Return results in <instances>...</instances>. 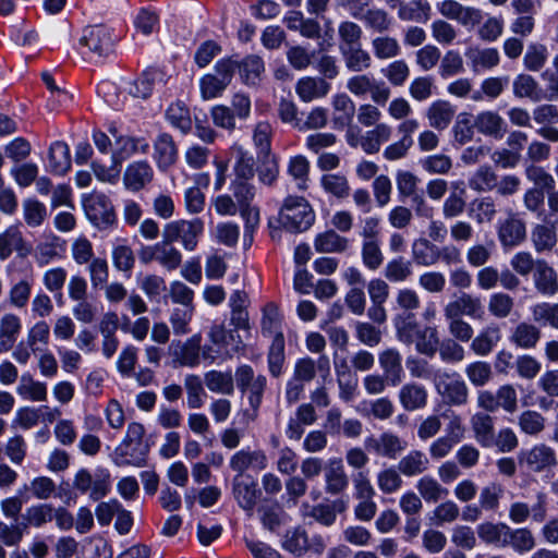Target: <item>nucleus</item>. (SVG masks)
<instances>
[{
  "mask_svg": "<svg viewBox=\"0 0 558 558\" xmlns=\"http://www.w3.org/2000/svg\"><path fill=\"white\" fill-rule=\"evenodd\" d=\"M363 36L362 27L353 21H341L338 25V49L343 50L349 47L361 45Z\"/></svg>",
  "mask_w": 558,
  "mask_h": 558,
  "instance_id": "55",
  "label": "nucleus"
},
{
  "mask_svg": "<svg viewBox=\"0 0 558 558\" xmlns=\"http://www.w3.org/2000/svg\"><path fill=\"white\" fill-rule=\"evenodd\" d=\"M178 156L177 146L169 134H160L155 142V159L159 168L172 166Z\"/></svg>",
  "mask_w": 558,
  "mask_h": 558,
  "instance_id": "48",
  "label": "nucleus"
},
{
  "mask_svg": "<svg viewBox=\"0 0 558 558\" xmlns=\"http://www.w3.org/2000/svg\"><path fill=\"white\" fill-rule=\"evenodd\" d=\"M73 487L82 494L89 493L90 499L97 501L107 495L109 481L105 477L93 478L88 470L81 469L74 476Z\"/></svg>",
  "mask_w": 558,
  "mask_h": 558,
  "instance_id": "18",
  "label": "nucleus"
},
{
  "mask_svg": "<svg viewBox=\"0 0 558 558\" xmlns=\"http://www.w3.org/2000/svg\"><path fill=\"white\" fill-rule=\"evenodd\" d=\"M325 482L326 492L331 495H338L348 487L349 480L341 459L329 461L325 471Z\"/></svg>",
  "mask_w": 558,
  "mask_h": 558,
  "instance_id": "34",
  "label": "nucleus"
},
{
  "mask_svg": "<svg viewBox=\"0 0 558 558\" xmlns=\"http://www.w3.org/2000/svg\"><path fill=\"white\" fill-rule=\"evenodd\" d=\"M433 384L447 404L462 407L468 403L469 387L458 373L438 369L434 373Z\"/></svg>",
  "mask_w": 558,
  "mask_h": 558,
  "instance_id": "5",
  "label": "nucleus"
},
{
  "mask_svg": "<svg viewBox=\"0 0 558 558\" xmlns=\"http://www.w3.org/2000/svg\"><path fill=\"white\" fill-rule=\"evenodd\" d=\"M315 221V214L304 197L288 196L279 213V222L289 232H304Z\"/></svg>",
  "mask_w": 558,
  "mask_h": 558,
  "instance_id": "4",
  "label": "nucleus"
},
{
  "mask_svg": "<svg viewBox=\"0 0 558 558\" xmlns=\"http://www.w3.org/2000/svg\"><path fill=\"white\" fill-rule=\"evenodd\" d=\"M454 114L456 107L444 99L433 101L425 111L429 126L437 131L446 130L451 124Z\"/></svg>",
  "mask_w": 558,
  "mask_h": 558,
  "instance_id": "23",
  "label": "nucleus"
},
{
  "mask_svg": "<svg viewBox=\"0 0 558 558\" xmlns=\"http://www.w3.org/2000/svg\"><path fill=\"white\" fill-rule=\"evenodd\" d=\"M184 387L186 390V403L190 409L196 410L204 405L206 397L203 381L198 375L190 374L184 378Z\"/></svg>",
  "mask_w": 558,
  "mask_h": 558,
  "instance_id": "61",
  "label": "nucleus"
},
{
  "mask_svg": "<svg viewBox=\"0 0 558 558\" xmlns=\"http://www.w3.org/2000/svg\"><path fill=\"white\" fill-rule=\"evenodd\" d=\"M536 546L533 532L527 527L513 529L509 525L505 548L510 547L518 555L532 551Z\"/></svg>",
  "mask_w": 558,
  "mask_h": 558,
  "instance_id": "33",
  "label": "nucleus"
},
{
  "mask_svg": "<svg viewBox=\"0 0 558 558\" xmlns=\"http://www.w3.org/2000/svg\"><path fill=\"white\" fill-rule=\"evenodd\" d=\"M439 13L454 20L464 27L478 26L477 36L486 43L496 41L504 32V20L501 17L490 16L483 23V12L474 7H464L456 0H444L437 3Z\"/></svg>",
  "mask_w": 558,
  "mask_h": 558,
  "instance_id": "1",
  "label": "nucleus"
},
{
  "mask_svg": "<svg viewBox=\"0 0 558 558\" xmlns=\"http://www.w3.org/2000/svg\"><path fill=\"white\" fill-rule=\"evenodd\" d=\"M22 324L17 315L7 313L0 318V352H8L17 340Z\"/></svg>",
  "mask_w": 558,
  "mask_h": 558,
  "instance_id": "37",
  "label": "nucleus"
},
{
  "mask_svg": "<svg viewBox=\"0 0 558 558\" xmlns=\"http://www.w3.org/2000/svg\"><path fill=\"white\" fill-rule=\"evenodd\" d=\"M365 447L379 457L396 459L407 448V442L391 432L381 433L378 437H368Z\"/></svg>",
  "mask_w": 558,
  "mask_h": 558,
  "instance_id": "14",
  "label": "nucleus"
},
{
  "mask_svg": "<svg viewBox=\"0 0 558 558\" xmlns=\"http://www.w3.org/2000/svg\"><path fill=\"white\" fill-rule=\"evenodd\" d=\"M268 465L266 453L260 450H251L250 448L241 449L234 452L230 460L229 466L236 473V476H242L246 471L260 472Z\"/></svg>",
  "mask_w": 558,
  "mask_h": 558,
  "instance_id": "12",
  "label": "nucleus"
},
{
  "mask_svg": "<svg viewBox=\"0 0 558 558\" xmlns=\"http://www.w3.org/2000/svg\"><path fill=\"white\" fill-rule=\"evenodd\" d=\"M231 155L234 157L233 171L235 174L234 180H251L255 174V160L254 157L245 150L241 145H233Z\"/></svg>",
  "mask_w": 558,
  "mask_h": 558,
  "instance_id": "46",
  "label": "nucleus"
},
{
  "mask_svg": "<svg viewBox=\"0 0 558 558\" xmlns=\"http://www.w3.org/2000/svg\"><path fill=\"white\" fill-rule=\"evenodd\" d=\"M437 248L438 245L430 240L420 238L412 243V258L418 266H434L437 264Z\"/></svg>",
  "mask_w": 558,
  "mask_h": 558,
  "instance_id": "49",
  "label": "nucleus"
},
{
  "mask_svg": "<svg viewBox=\"0 0 558 558\" xmlns=\"http://www.w3.org/2000/svg\"><path fill=\"white\" fill-rule=\"evenodd\" d=\"M154 170L147 161L130 163L123 175V183L128 190L137 192L151 182Z\"/></svg>",
  "mask_w": 558,
  "mask_h": 558,
  "instance_id": "25",
  "label": "nucleus"
},
{
  "mask_svg": "<svg viewBox=\"0 0 558 558\" xmlns=\"http://www.w3.org/2000/svg\"><path fill=\"white\" fill-rule=\"evenodd\" d=\"M399 402L405 411H416L427 405V389L417 383L404 384L398 393Z\"/></svg>",
  "mask_w": 558,
  "mask_h": 558,
  "instance_id": "27",
  "label": "nucleus"
},
{
  "mask_svg": "<svg viewBox=\"0 0 558 558\" xmlns=\"http://www.w3.org/2000/svg\"><path fill=\"white\" fill-rule=\"evenodd\" d=\"M345 88L349 93L359 98L371 96L374 104L385 105L391 95L389 86L381 80L371 74L357 73L347 81Z\"/></svg>",
  "mask_w": 558,
  "mask_h": 558,
  "instance_id": "6",
  "label": "nucleus"
},
{
  "mask_svg": "<svg viewBox=\"0 0 558 558\" xmlns=\"http://www.w3.org/2000/svg\"><path fill=\"white\" fill-rule=\"evenodd\" d=\"M541 336L539 327L532 323L521 322L514 327L510 341L521 349L530 350L537 345Z\"/></svg>",
  "mask_w": 558,
  "mask_h": 558,
  "instance_id": "39",
  "label": "nucleus"
},
{
  "mask_svg": "<svg viewBox=\"0 0 558 558\" xmlns=\"http://www.w3.org/2000/svg\"><path fill=\"white\" fill-rule=\"evenodd\" d=\"M497 174L490 166H481L469 178V187L475 192H489L497 186Z\"/></svg>",
  "mask_w": 558,
  "mask_h": 558,
  "instance_id": "53",
  "label": "nucleus"
},
{
  "mask_svg": "<svg viewBox=\"0 0 558 558\" xmlns=\"http://www.w3.org/2000/svg\"><path fill=\"white\" fill-rule=\"evenodd\" d=\"M349 247V240L335 230H326L314 239V248L317 253H343Z\"/></svg>",
  "mask_w": 558,
  "mask_h": 558,
  "instance_id": "42",
  "label": "nucleus"
},
{
  "mask_svg": "<svg viewBox=\"0 0 558 558\" xmlns=\"http://www.w3.org/2000/svg\"><path fill=\"white\" fill-rule=\"evenodd\" d=\"M157 263L168 271H173L182 265V253L173 245L168 236L157 242Z\"/></svg>",
  "mask_w": 558,
  "mask_h": 558,
  "instance_id": "43",
  "label": "nucleus"
},
{
  "mask_svg": "<svg viewBox=\"0 0 558 558\" xmlns=\"http://www.w3.org/2000/svg\"><path fill=\"white\" fill-rule=\"evenodd\" d=\"M533 283L535 290L542 295L554 296L558 293V274L544 259H537Z\"/></svg>",
  "mask_w": 558,
  "mask_h": 558,
  "instance_id": "22",
  "label": "nucleus"
},
{
  "mask_svg": "<svg viewBox=\"0 0 558 558\" xmlns=\"http://www.w3.org/2000/svg\"><path fill=\"white\" fill-rule=\"evenodd\" d=\"M465 57L474 71L490 70L500 62L499 51L496 48H469Z\"/></svg>",
  "mask_w": 558,
  "mask_h": 558,
  "instance_id": "41",
  "label": "nucleus"
},
{
  "mask_svg": "<svg viewBox=\"0 0 558 558\" xmlns=\"http://www.w3.org/2000/svg\"><path fill=\"white\" fill-rule=\"evenodd\" d=\"M378 363L383 374L389 378L390 386L395 387L402 383L404 371L402 355L396 348H387L378 354Z\"/></svg>",
  "mask_w": 558,
  "mask_h": 558,
  "instance_id": "21",
  "label": "nucleus"
},
{
  "mask_svg": "<svg viewBox=\"0 0 558 558\" xmlns=\"http://www.w3.org/2000/svg\"><path fill=\"white\" fill-rule=\"evenodd\" d=\"M397 339L403 344L415 343V350L433 357L439 343L438 330L434 326L420 327L414 313H399L393 317Z\"/></svg>",
  "mask_w": 558,
  "mask_h": 558,
  "instance_id": "2",
  "label": "nucleus"
},
{
  "mask_svg": "<svg viewBox=\"0 0 558 558\" xmlns=\"http://www.w3.org/2000/svg\"><path fill=\"white\" fill-rule=\"evenodd\" d=\"M348 71L361 73L372 66V57L362 44L339 51Z\"/></svg>",
  "mask_w": 558,
  "mask_h": 558,
  "instance_id": "40",
  "label": "nucleus"
},
{
  "mask_svg": "<svg viewBox=\"0 0 558 558\" xmlns=\"http://www.w3.org/2000/svg\"><path fill=\"white\" fill-rule=\"evenodd\" d=\"M16 392L23 399L31 401H45L47 399V386L36 381L29 374H23L16 387Z\"/></svg>",
  "mask_w": 558,
  "mask_h": 558,
  "instance_id": "51",
  "label": "nucleus"
},
{
  "mask_svg": "<svg viewBox=\"0 0 558 558\" xmlns=\"http://www.w3.org/2000/svg\"><path fill=\"white\" fill-rule=\"evenodd\" d=\"M240 75L245 84L255 85L265 71L264 61L258 56H247L240 63L236 62Z\"/></svg>",
  "mask_w": 558,
  "mask_h": 558,
  "instance_id": "56",
  "label": "nucleus"
},
{
  "mask_svg": "<svg viewBox=\"0 0 558 558\" xmlns=\"http://www.w3.org/2000/svg\"><path fill=\"white\" fill-rule=\"evenodd\" d=\"M84 209L88 220L99 230H108L117 225L113 205L102 193H93L84 198Z\"/></svg>",
  "mask_w": 558,
  "mask_h": 558,
  "instance_id": "8",
  "label": "nucleus"
},
{
  "mask_svg": "<svg viewBox=\"0 0 558 558\" xmlns=\"http://www.w3.org/2000/svg\"><path fill=\"white\" fill-rule=\"evenodd\" d=\"M497 235L504 247H515L526 239L525 221L512 213L499 222Z\"/></svg>",
  "mask_w": 558,
  "mask_h": 558,
  "instance_id": "13",
  "label": "nucleus"
},
{
  "mask_svg": "<svg viewBox=\"0 0 558 558\" xmlns=\"http://www.w3.org/2000/svg\"><path fill=\"white\" fill-rule=\"evenodd\" d=\"M474 128L480 134L495 140H501L507 133L506 121L493 110L478 112L474 118Z\"/></svg>",
  "mask_w": 558,
  "mask_h": 558,
  "instance_id": "17",
  "label": "nucleus"
},
{
  "mask_svg": "<svg viewBox=\"0 0 558 558\" xmlns=\"http://www.w3.org/2000/svg\"><path fill=\"white\" fill-rule=\"evenodd\" d=\"M330 90V84L322 77H302L295 86L298 96L305 102L325 97Z\"/></svg>",
  "mask_w": 558,
  "mask_h": 558,
  "instance_id": "30",
  "label": "nucleus"
},
{
  "mask_svg": "<svg viewBox=\"0 0 558 558\" xmlns=\"http://www.w3.org/2000/svg\"><path fill=\"white\" fill-rule=\"evenodd\" d=\"M384 276L390 282H404L413 276L412 262L402 256L392 258L386 264Z\"/></svg>",
  "mask_w": 558,
  "mask_h": 558,
  "instance_id": "52",
  "label": "nucleus"
},
{
  "mask_svg": "<svg viewBox=\"0 0 558 558\" xmlns=\"http://www.w3.org/2000/svg\"><path fill=\"white\" fill-rule=\"evenodd\" d=\"M397 466L402 475L414 477L428 470L429 459L423 451L414 449L402 457Z\"/></svg>",
  "mask_w": 558,
  "mask_h": 558,
  "instance_id": "38",
  "label": "nucleus"
},
{
  "mask_svg": "<svg viewBox=\"0 0 558 558\" xmlns=\"http://www.w3.org/2000/svg\"><path fill=\"white\" fill-rule=\"evenodd\" d=\"M236 66L235 60H219L215 65V73L206 74L201 80L202 97L204 99H213L220 96L231 83Z\"/></svg>",
  "mask_w": 558,
  "mask_h": 558,
  "instance_id": "7",
  "label": "nucleus"
},
{
  "mask_svg": "<svg viewBox=\"0 0 558 558\" xmlns=\"http://www.w3.org/2000/svg\"><path fill=\"white\" fill-rule=\"evenodd\" d=\"M330 361L326 354H320L317 361L306 356L295 362L292 376L304 383H310L318 373L325 380L330 376Z\"/></svg>",
  "mask_w": 558,
  "mask_h": 558,
  "instance_id": "15",
  "label": "nucleus"
},
{
  "mask_svg": "<svg viewBox=\"0 0 558 558\" xmlns=\"http://www.w3.org/2000/svg\"><path fill=\"white\" fill-rule=\"evenodd\" d=\"M509 525L505 522L486 521L477 525L476 533L486 545L505 548Z\"/></svg>",
  "mask_w": 558,
  "mask_h": 558,
  "instance_id": "32",
  "label": "nucleus"
},
{
  "mask_svg": "<svg viewBox=\"0 0 558 558\" xmlns=\"http://www.w3.org/2000/svg\"><path fill=\"white\" fill-rule=\"evenodd\" d=\"M475 441L482 448H493L495 442V418L485 412H476L470 418Z\"/></svg>",
  "mask_w": 558,
  "mask_h": 558,
  "instance_id": "19",
  "label": "nucleus"
},
{
  "mask_svg": "<svg viewBox=\"0 0 558 558\" xmlns=\"http://www.w3.org/2000/svg\"><path fill=\"white\" fill-rule=\"evenodd\" d=\"M331 106L333 129L343 130L345 126H350L355 112L353 100L347 94H337L332 97Z\"/></svg>",
  "mask_w": 558,
  "mask_h": 558,
  "instance_id": "28",
  "label": "nucleus"
},
{
  "mask_svg": "<svg viewBox=\"0 0 558 558\" xmlns=\"http://www.w3.org/2000/svg\"><path fill=\"white\" fill-rule=\"evenodd\" d=\"M116 41L117 37L112 29L104 24L86 26L80 38V45L98 58L112 53Z\"/></svg>",
  "mask_w": 558,
  "mask_h": 558,
  "instance_id": "10",
  "label": "nucleus"
},
{
  "mask_svg": "<svg viewBox=\"0 0 558 558\" xmlns=\"http://www.w3.org/2000/svg\"><path fill=\"white\" fill-rule=\"evenodd\" d=\"M518 426L523 434L536 437L544 432L546 418L535 410H525L518 416Z\"/></svg>",
  "mask_w": 558,
  "mask_h": 558,
  "instance_id": "54",
  "label": "nucleus"
},
{
  "mask_svg": "<svg viewBox=\"0 0 558 558\" xmlns=\"http://www.w3.org/2000/svg\"><path fill=\"white\" fill-rule=\"evenodd\" d=\"M149 144L145 138L132 136H118L112 153V163H121L135 154L148 151Z\"/></svg>",
  "mask_w": 558,
  "mask_h": 558,
  "instance_id": "26",
  "label": "nucleus"
},
{
  "mask_svg": "<svg viewBox=\"0 0 558 558\" xmlns=\"http://www.w3.org/2000/svg\"><path fill=\"white\" fill-rule=\"evenodd\" d=\"M512 92L517 98H529L532 101H541L544 95L537 81L525 73L517 75L512 82Z\"/></svg>",
  "mask_w": 558,
  "mask_h": 558,
  "instance_id": "47",
  "label": "nucleus"
},
{
  "mask_svg": "<svg viewBox=\"0 0 558 558\" xmlns=\"http://www.w3.org/2000/svg\"><path fill=\"white\" fill-rule=\"evenodd\" d=\"M281 545L283 549L295 556H302L310 548L307 534L301 527L287 531Z\"/></svg>",
  "mask_w": 558,
  "mask_h": 558,
  "instance_id": "63",
  "label": "nucleus"
},
{
  "mask_svg": "<svg viewBox=\"0 0 558 558\" xmlns=\"http://www.w3.org/2000/svg\"><path fill=\"white\" fill-rule=\"evenodd\" d=\"M48 168L54 174H64L71 168L69 146L61 141L51 144L48 151Z\"/></svg>",
  "mask_w": 558,
  "mask_h": 558,
  "instance_id": "45",
  "label": "nucleus"
},
{
  "mask_svg": "<svg viewBox=\"0 0 558 558\" xmlns=\"http://www.w3.org/2000/svg\"><path fill=\"white\" fill-rule=\"evenodd\" d=\"M416 489L426 502L435 504L448 495V489L429 475H425L417 481Z\"/></svg>",
  "mask_w": 558,
  "mask_h": 558,
  "instance_id": "59",
  "label": "nucleus"
},
{
  "mask_svg": "<svg viewBox=\"0 0 558 558\" xmlns=\"http://www.w3.org/2000/svg\"><path fill=\"white\" fill-rule=\"evenodd\" d=\"M204 232V222L199 218L192 220H175L165 225L162 236H168L173 243L180 241L184 250L194 251L198 238Z\"/></svg>",
  "mask_w": 558,
  "mask_h": 558,
  "instance_id": "9",
  "label": "nucleus"
},
{
  "mask_svg": "<svg viewBox=\"0 0 558 558\" xmlns=\"http://www.w3.org/2000/svg\"><path fill=\"white\" fill-rule=\"evenodd\" d=\"M531 241L536 253L550 252L557 244L555 225L536 223L531 230Z\"/></svg>",
  "mask_w": 558,
  "mask_h": 558,
  "instance_id": "36",
  "label": "nucleus"
},
{
  "mask_svg": "<svg viewBox=\"0 0 558 558\" xmlns=\"http://www.w3.org/2000/svg\"><path fill=\"white\" fill-rule=\"evenodd\" d=\"M351 15L360 19L367 29L379 34L388 32L393 24L389 13L380 8H371L364 12H362V9L354 10L351 11Z\"/></svg>",
  "mask_w": 558,
  "mask_h": 558,
  "instance_id": "24",
  "label": "nucleus"
},
{
  "mask_svg": "<svg viewBox=\"0 0 558 558\" xmlns=\"http://www.w3.org/2000/svg\"><path fill=\"white\" fill-rule=\"evenodd\" d=\"M233 495L239 506L246 511L248 515H252L260 495V492L257 489V484L254 481L247 482L235 476L233 478Z\"/></svg>",
  "mask_w": 558,
  "mask_h": 558,
  "instance_id": "29",
  "label": "nucleus"
},
{
  "mask_svg": "<svg viewBox=\"0 0 558 558\" xmlns=\"http://www.w3.org/2000/svg\"><path fill=\"white\" fill-rule=\"evenodd\" d=\"M533 322L558 329V303L542 302L531 307Z\"/></svg>",
  "mask_w": 558,
  "mask_h": 558,
  "instance_id": "58",
  "label": "nucleus"
},
{
  "mask_svg": "<svg viewBox=\"0 0 558 558\" xmlns=\"http://www.w3.org/2000/svg\"><path fill=\"white\" fill-rule=\"evenodd\" d=\"M518 460L521 465L533 473H542L558 464L555 449L543 442L536 444L530 449L521 450Z\"/></svg>",
  "mask_w": 558,
  "mask_h": 558,
  "instance_id": "11",
  "label": "nucleus"
},
{
  "mask_svg": "<svg viewBox=\"0 0 558 558\" xmlns=\"http://www.w3.org/2000/svg\"><path fill=\"white\" fill-rule=\"evenodd\" d=\"M401 475L398 466L390 465L381 469L376 475V483L379 490L386 495L397 493L403 485Z\"/></svg>",
  "mask_w": 558,
  "mask_h": 558,
  "instance_id": "57",
  "label": "nucleus"
},
{
  "mask_svg": "<svg viewBox=\"0 0 558 558\" xmlns=\"http://www.w3.org/2000/svg\"><path fill=\"white\" fill-rule=\"evenodd\" d=\"M501 339V332L496 325H488L483 328L476 337L471 340V350L478 356H487Z\"/></svg>",
  "mask_w": 558,
  "mask_h": 558,
  "instance_id": "31",
  "label": "nucleus"
},
{
  "mask_svg": "<svg viewBox=\"0 0 558 558\" xmlns=\"http://www.w3.org/2000/svg\"><path fill=\"white\" fill-rule=\"evenodd\" d=\"M145 433L141 423L128 425L124 438L113 450L112 461L116 465L143 468L147 464L150 446L144 440Z\"/></svg>",
  "mask_w": 558,
  "mask_h": 558,
  "instance_id": "3",
  "label": "nucleus"
},
{
  "mask_svg": "<svg viewBox=\"0 0 558 558\" xmlns=\"http://www.w3.org/2000/svg\"><path fill=\"white\" fill-rule=\"evenodd\" d=\"M204 383L209 391L231 396L234 391V381L231 371H209L204 376Z\"/></svg>",
  "mask_w": 558,
  "mask_h": 558,
  "instance_id": "50",
  "label": "nucleus"
},
{
  "mask_svg": "<svg viewBox=\"0 0 558 558\" xmlns=\"http://www.w3.org/2000/svg\"><path fill=\"white\" fill-rule=\"evenodd\" d=\"M548 59V50L545 45L532 43L527 46L523 56V65L526 70L538 72Z\"/></svg>",
  "mask_w": 558,
  "mask_h": 558,
  "instance_id": "64",
  "label": "nucleus"
},
{
  "mask_svg": "<svg viewBox=\"0 0 558 558\" xmlns=\"http://www.w3.org/2000/svg\"><path fill=\"white\" fill-rule=\"evenodd\" d=\"M163 74L160 70L149 68L142 75L129 84L128 92L136 98H147L151 95L156 83L162 81Z\"/></svg>",
  "mask_w": 558,
  "mask_h": 558,
  "instance_id": "35",
  "label": "nucleus"
},
{
  "mask_svg": "<svg viewBox=\"0 0 558 558\" xmlns=\"http://www.w3.org/2000/svg\"><path fill=\"white\" fill-rule=\"evenodd\" d=\"M509 519L514 524L524 523L531 515L533 521L539 523L546 519V497L544 494H538L537 502L530 507L526 502L515 501L509 507Z\"/></svg>",
  "mask_w": 558,
  "mask_h": 558,
  "instance_id": "16",
  "label": "nucleus"
},
{
  "mask_svg": "<svg viewBox=\"0 0 558 558\" xmlns=\"http://www.w3.org/2000/svg\"><path fill=\"white\" fill-rule=\"evenodd\" d=\"M430 5L427 1L412 0L402 2L398 10V17L402 21L422 22L429 17Z\"/></svg>",
  "mask_w": 558,
  "mask_h": 558,
  "instance_id": "60",
  "label": "nucleus"
},
{
  "mask_svg": "<svg viewBox=\"0 0 558 558\" xmlns=\"http://www.w3.org/2000/svg\"><path fill=\"white\" fill-rule=\"evenodd\" d=\"M465 376L474 387H484L493 379V369L488 362L475 361L464 368Z\"/></svg>",
  "mask_w": 558,
  "mask_h": 558,
  "instance_id": "62",
  "label": "nucleus"
},
{
  "mask_svg": "<svg viewBox=\"0 0 558 558\" xmlns=\"http://www.w3.org/2000/svg\"><path fill=\"white\" fill-rule=\"evenodd\" d=\"M201 336L194 335L185 342L172 341L169 345V353L180 365L196 366L199 363Z\"/></svg>",
  "mask_w": 558,
  "mask_h": 558,
  "instance_id": "20",
  "label": "nucleus"
},
{
  "mask_svg": "<svg viewBox=\"0 0 558 558\" xmlns=\"http://www.w3.org/2000/svg\"><path fill=\"white\" fill-rule=\"evenodd\" d=\"M392 134V129L387 123H380L363 133L362 149L366 154H376L384 143H387Z\"/></svg>",
  "mask_w": 558,
  "mask_h": 558,
  "instance_id": "44",
  "label": "nucleus"
}]
</instances>
